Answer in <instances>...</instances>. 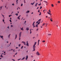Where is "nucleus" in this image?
<instances>
[{
    "mask_svg": "<svg viewBox=\"0 0 61 61\" xmlns=\"http://www.w3.org/2000/svg\"><path fill=\"white\" fill-rule=\"evenodd\" d=\"M13 52H15V50H14L13 51Z\"/></svg>",
    "mask_w": 61,
    "mask_h": 61,
    "instance_id": "obj_31",
    "label": "nucleus"
},
{
    "mask_svg": "<svg viewBox=\"0 0 61 61\" xmlns=\"http://www.w3.org/2000/svg\"><path fill=\"white\" fill-rule=\"evenodd\" d=\"M36 27H38V24H36Z\"/></svg>",
    "mask_w": 61,
    "mask_h": 61,
    "instance_id": "obj_20",
    "label": "nucleus"
},
{
    "mask_svg": "<svg viewBox=\"0 0 61 61\" xmlns=\"http://www.w3.org/2000/svg\"><path fill=\"white\" fill-rule=\"evenodd\" d=\"M18 0H16V2H17V1H18Z\"/></svg>",
    "mask_w": 61,
    "mask_h": 61,
    "instance_id": "obj_51",
    "label": "nucleus"
},
{
    "mask_svg": "<svg viewBox=\"0 0 61 61\" xmlns=\"http://www.w3.org/2000/svg\"><path fill=\"white\" fill-rule=\"evenodd\" d=\"M36 55L37 56H39L40 55V54L39 53V52H38V51L36 53Z\"/></svg>",
    "mask_w": 61,
    "mask_h": 61,
    "instance_id": "obj_3",
    "label": "nucleus"
},
{
    "mask_svg": "<svg viewBox=\"0 0 61 61\" xmlns=\"http://www.w3.org/2000/svg\"><path fill=\"white\" fill-rule=\"evenodd\" d=\"M39 8V7H38L37 8V9H38Z\"/></svg>",
    "mask_w": 61,
    "mask_h": 61,
    "instance_id": "obj_59",
    "label": "nucleus"
},
{
    "mask_svg": "<svg viewBox=\"0 0 61 61\" xmlns=\"http://www.w3.org/2000/svg\"><path fill=\"white\" fill-rule=\"evenodd\" d=\"M18 51H20V49H19L18 50Z\"/></svg>",
    "mask_w": 61,
    "mask_h": 61,
    "instance_id": "obj_64",
    "label": "nucleus"
},
{
    "mask_svg": "<svg viewBox=\"0 0 61 61\" xmlns=\"http://www.w3.org/2000/svg\"><path fill=\"white\" fill-rule=\"evenodd\" d=\"M21 46V44H19V46Z\"/></svg>",
    "mask_w": 61,
    "mask_h": 61,
    "instance_id": "obj_30",
    "label": "nucleus"
},
{
    "mask_svg": "<svg viewBox=\"0 0 61 61\" xmlns=\"http://www.w3.org/2000/svg\"><path fill=\"white\" fill-rule=\"evenodd\" d=\"M20 29L21 30H22V31H23V30H23V27H22V28H20Z\"/></svg>",
    "mask_w": 61,
    "mask_h": 61,
    "instance_id": "obj_16",
    "label": "nucleus"
},
{
    "mask_svg": "<svg viewBox=\"0 0 61 61\" xmlns=\"http://www.w3.org/2000/svg\"><path fill=\"white\" fill-rule=\"evenodd\" d=\"M38 23V21H37L36 22V24H37V23Z\"/></svg>",
    "mask_w": 61,
    "mask_h": 61,
    "instance_id": "obj_40",
    "label": "nucleus"
},
{
    "mask_svg": "<svg viewBox=\"0 0 61 61\" xmlns=\"http://www.w3.org/2000/svg\"><path fill=\"white\" fill-rule=\"evenodd\" d=\"M25 57H23L22 59H21V60H24L25 59Z\"/></svg>",
    "mask_w": 61,
    "mask_h": 61,
    "instance_id": "obj_14",
    "label": "nucleus"
},
{
    "mask_svg": "<svg viewBox=\"0 0 61 61\" xmlns=\"http://www.w3.org/2000/svg\"><path fill=\"white\" fill-rule=\"evenodd\" d=\"M31 57H33V56H31Z\"/></svg>",
    "mask_w": 61,
    "mask_h": 61,
    "instance_id": "obj_47",
    "label": "nucleus"
},
{
    "mask_svg": "<svg viewBox=\"0 0 61 61\" xmlns=\"http://www.w3.org/2000/svg\"><path fill=\"white\" fill-rule=\"evenodd\" d=\"M48 35H49V36H50V35H51V34H48Z\"/></svg>",
    "mask_w": 61,
    "mask_h": 61,
    "instance_id": "obj_48",
    "label": "nucleus"
},
{
    "mask_svg": "<svg viewBox=\"0 0 61 61\" xmlns=\"http://www.w3.org/2000/svg\"><path fill=\"white\" fill-rule=\"evenodd\" d=\"M42 8V7H41L40 8V9H41V8Z\"/></svg>",
    "mask_w": 61,
    "mask_h": 61,
    "instance_id": "obj_44",
    "label": "nucleus"
},
{
    "mask_svg": "<svg viewBox=\"0 0 61 61\" xmlns=\"http://www.w3.org/2000/svg\"><path fill=\"white\" fill-rule=\"evenodd\" d=\"M36 42H35L33 46V48L34 50L33 51H35V48H36Z\"/></svg>",
    "mask_w": 61,
    "mask_h": 61,
    "instance_id": "obj_1",
    "label": "nucleus"
},
{
    "mask_svg": "<svg viewBox=\"0 0 61 61\" xmlns=\"http://www.w3.org/2000/svg\"><path fill=\"white\" fill-rule=\"evenodd\" d=\"M9 21H10V22H12V21H11V20H10Z\"/></svg>",
    "mask_w": 61,
    "mask_h": 61,
    "instance_id": "obj_34",
    "label": "nucleus"
},
{
    "mask_svg": "<svg viewBox=\"0 0 61 61\" xmlns=\"http://www.w3.org/2000/svg\"><path fill=\"white\" fill-rule=\"evenodd\" d=\"M23 46H22L21 47V49H22L23 48Z\"/></svg>",
    "mask_w": 61,
    "mask_h": 61,
    "instance_id": "obj_37",
    "label": "nucleus"
},
{
    "mask_svg": "<svg viewBox=\"0 0 61 61\" xmlns=\"http://www.w3.org/2000/svg\"><path fill=\"white\" fill-rule=\"evenodd\" d=\"M34 3H35V2H34L33 3H32V5H33L34 4Z\"/></svg>",
    "mask_w": 61,
    "mask_h": 61,
    "instance_id": "obj_43",
    "label": "nucleus"
},
{
    "mask_svg": "<svg viewBox=\"0 0 61 61\" xmlns=\"http://www.w3.org/2000/svg\"><path fill=\"white\" fill-rule=\"evenodd\" d=\"M7 28H8V29H9V26Z\"/></svg>",
    "mask_w": 61,
    "mask_h": 61,
    "instance_id": "obj_62",
    "label": "nucleus"
},
{
    "mask_svg": "<svg viewBox=\"0 0 61 61\" xmlns=\"http://www.w3.org/2000/svg\"><path fill=\"white\" fill-rule=\"evenodd\" d=\"M20 16H21V15H20L17 18H18V19L19 20L20 19Z\"/></svg>",
    "mask_w": 61,
    "mask_h": 61,
    "instance_id": "obj_7",
    "label": "nucleus"
},
{
    "mask_svg": "<svg viewBox=\"0 0 61 61\" xmlns=\"http://www.w3.org/2000/svg\"><path fill=\"white\" fill-rule=\"evenodd\" d=\"M22 43H23L24 45H26V44H25V42L24 41H22Z\"/></svg>",
    "mask_w": 61,
    "mask_h": 61,
    "instance_id": "obj_5",
    "label": "nucleus"
},
{
    "mask_svg": "<svg viewBox=\"0 0 61 61\" xmlns=\"http://www.w3.org/2000/svg\"><path fill=\"white\" fill-rule=\"evenodd\" d=\"M45 41H42L43 42H45Z\"/></svg>",
    "mask_w": 61,
    "mask_h": 61,
    "instance_id": "obj_41",
    "label": "nucleus"
},
{
    "mask_svg": "<svg viewBox=\"0 0 61 61\" xmlns=\"http://www.w3.org/2000/svg\"><path fill=\"white\" fill-rule=\"evenodd\" d=\"M31 5H33V3H31Z\"/></svg>",
    "mask_w": 61,
    "mask_h": 61,
    "instance_id": "obj_50",
    "label": "nucleus"
},
{
    "mask_svg": "<svg viewBox=\"0 0 61 61\" xmlns=\"http://www.w3.org/2000/svg\"><path fill=\"white\" fill-rule=\"evenodd\" d=\"M34 38H35V37H33V39H34Z\"/></svg>",
    "mask_w": 61,
    "mask_h": 61,
    "instance_id": "obj_61",
    "label": "nucleus"
},
{
    "mask_svg": "<svg viewBox=\"0 0 61 61\" xmlns=\"http://www.w3.org/2000/svg\"><path fill=\"white\" fill-rule=\"evenodd\" d=\"M17 54V53L16 52V54H15V55H16Z\"/></svg>",
    "mask_w": 61,
    "mask_h": 61,
    "instance_id": "obj_45",
    "label": "nucleus"
},
{
    "mask_svg": "<svg viewBox=\"0 0 61 61\" xmlns=\"http://www.w3.org/2000/svg\"><path fill=\"white\" fill-rule=\"evenodd\" d=\"M41 19H40L39 20H38V21L39 22H40V21H41Z\"/></svg>",
    "mask_w": 61,
    "mask_h": 61,
    "instance_id": "obj_23",
    "label": "nucleus"
},
{
    "mask_svg": "<svg viewBox=\"0 0 61 61\" xmlns=\"http://www.w3.org/2000/svg\"><path fill=\"white\" fill-rule=\"evenodd\" d=\"M31 33H32V32L31 31H30V34H31Z\"/></svg>",
    "mask_w": 61,
    "mask_h": 61,
    "instance_id": "obj_58",
    "label": "nucleus"
},
{
    "mask_svg": "<svg viewBox=\"0 0 61 61\" xmlns=\"http://www.w3.org/2000/svg\"><path fill=\"white\" fill-rule=\"evenodd\" d=\"M37 4H38V3H36L35 5V6H37Z\"/></svg>",
    "mask_w": 61,
    "mask_h": 61,
    "instance_id": "obj_15",
    "label": "nucleus"
},
{
    "mask_svg": "<svg viewBox=\"0 0 61 61\" xmlns=\"http://www.w3.org/2000/svg\"><path fill=\"white\" fill-rule=\"evenodd\" d=\"M40 41V40H38V46H39V42Z\"/></svg>",
    "mask_w": 61,
    "mask_h": 61,
    "instance_id": "obj_13",
    "label": "nucleus"
},
{
    "mask_svg": "<svg viewBox=\"0 0 61 61\" xmlns=\"http://www.w3.org/2000/svg\"><path fill=\"white\" fill-rule=\"evenodd\" d=\"M20 59H21V58H20L19 59H18L17 60H20Z\"/></svg>",
    "mask_w": 61,
    "mask_h": 61,
    "instance_id": "obj_42",
    "label": "nucleus"
},
{
    "mask_svg": "<svg viewBox=\"0 0 61 61\" xmlns=\"http://www.w3.org/2000/svg\"><path fill=\"white\" fill-rule=\"evenodd\" d=\"M38 12H39V10L38 11Z\"/></svg>",
    "mask_w": 61,
    "mask_h": 61,
    "instance_id": "obj_57",
    "label": "nucleus"
},
{
    "mask_svg": "<svg viewBox=\"0 0 61 61\" xmlns=\"http://www.w3.org/2000/svg\"><path fill=\"white\" fill-rule=\"evenodd\" d=\"M44 2H46V3H47V2H46V1H44Z\"/></svg>",
    "mask_w": 61,
    "mask_h": 61,
    "instance_id": "obj_38",
    "label": "nucleus"
},
{
    "mask_svg": "<svg viewBox=\"0 0 61 61\" xmlns=\"http://www.w3.org/2000/svg\"><path fill=\"white\" fill-rule=\"evenodd\" d=\"M3 7V6H0V10H1L2 9V7Z\"/></svg>",
    "mask_w": 61,
    "mask_h": 61,
    "instance_id": "obj_21",
    "label": "nucleus"
},
{
    "mask_svg": "<svg viewBox=\"0 0 61 61\" xmlns=\"http://www.w3.org/2000/svg\"><path fill=\"white\" fill-rule=\"evenodd\" d=\"M47 11V10H44L43 11L44 13H45V11Z\"/></svg>",
    "mask_w": 61,
    "mask_h": 61,
    "instance_id": "obj_11",
    "label": "nucleus"
},
{
    "mask_svg": "<svg viewBox=\"0 0 61 61\" xmlns=\"http://www.w3.org/2000/svg\"><path fill=\"white\" fill-rule=\"evenodd\" d=\"M11 27H13V25H11Z\"/></svg>",
    "mask_w": 61,
    "mask_h": 61,
    "instance_id": "obj_49",
    "label": "nucleus"
},
{
    "mask_svg": "<svg viewBox=\"0 0 61 61\" xmlns=\"http://www.w3.org/2000/svg\"><path fill=\"white\" fill-rule=\"evenodd\" d=\"M17 37V35L16 34H15V40L16 38Z\"/></svg>",
    "mask_w": 61,
    "mask_h": 61,
    "instance_id": "obj_12",
    "label": "nucleus"
},
{
    "mask_svg": "<svg viewBox=\"0 0 61 61\" xmlns=\"http://www.w3.org/2000/svg\"><path fill=\"white\" fill-rule=\"evenodd\" d=\"M31 29H30V32H31Z\"/></svg>",
    "mask_w": 61,
    "mask_h": 61,
    "instance_id": "obj_55",
    "label": "nucleus"
},
{
    "mask_svg": "<svg viewBox=\"0 0 61 61\" xmlns=\"http://www.w3.org/2000/svg\"><path fill=\"white\" fill-rule=\"evenodd\" d=\"M9 16V17H10V16H10V15Z\"/></svg>",
    "mask_w": 61,
    "mask_h": 61,
    "instance_id": "obj_60",
    "label": "nucleus"
},
{
    "mask_svg": "<svg viewBox=\"0 0 61 61\" xmlns=\"http://www.w3.org/2000/svg\"><path fill=\"white\" fill-rule=\"evenodd\" d=\"M26 46H29V44H28V41H27L26 42Z\"/></svg>",
    "mask_w": 61,
    "mask_h": 61,
    "instance_id": "obj_4",
    "label": "nucleus"
},
{
    "mask_svg": "<svg viewBox=\"0 0 61 61\" xmlns=\"http://www.w3.org/2000/svg\"><path fill=\"white\" fill-rule=\"evenodd\" d=\"M38 29H36V31H38Z\"/></svg>",
    "mask_w": 61,
    "mask_h": 61,
    "instance_id": "obj_29",
    "label": "nucleus"
},
{
    "mask_svg": "<svg viewBox=\"0 0 61 61\" xmlns=\"http://www.w3.org/2000/svg\"><path fill=\"white\" fill-rule=\"evenodd\" d=\"M51 6H52V7H53L54 6V5H53V4H51Z\"/></svg>",
    "mask_w": 61,
    "mask_h": 61,
    "instance_id": "obj_22",
    "label": "nucleus"
},
{
    "mask_svg": "<svg viewBox=\"0 0 61 61\" xmlns=\"http://www.w3.org/2000/svg\"><path fill=\"white\" fill-rule=\"evenodd\" d=\"M0 57H3V56H2V55H1L0 56Z\"/></svg>",
    "mask_w": 61,
    "mask_h": 61,
    "instance_id": "obj_26",
    "label": "nucleus"
},
{
    "mask_svg": "<svg viewBox=\"0 0 61 61\" xmlns=\"http://www.w3.org/2000/svg\"><path fill=\"white\" fill-rule=\"evenodd\" d=\"M1 14L2 15V16H3V17H4V15H2V14Z\"/></svg>",
    "mask_w": 61,
    "mask_h": 61,
    "instance_id": "obj_39",
    "label": "nucleus"
},
{
    "mask_svg": "<svg viewBox=\"0 0 61 61\" xmlns=\"http://www.w3.org/2000/svg\"><path fill=\"white\" fill-rule=\"evenodd\" d=\"M28 59V56L27 55L26 56L25 59H26V60H27Z\"/></svg>",
    "mask_w": 61,
    "mask_h": 61,
    "instance_id": "obj_6",
    "label": "nucleus"
},
{
    "mask_svg": "<svg viewBox=\"0 0 61 61\" xmlns=\"http://www.w3.org/2000/svg\"><path fill=\"white\" fill-rule=\"evenodd\" d=\"M0 37L1 38H3V36H0Z\"/></svg>",
    "mask_w": 61,
    "mask_h": 61,
    "instance_id": "obj_19",
    "label": "nucleus"
},
{
    "mask_svg": "<svg viewBox=\"0 0 61 61\" xmlns=\"http://www.w3.org/2000/svg\"><path fill=\"white\" fill-rule=\"evenodd\" d=\"M3 21L4 22V21H5V20H3Z\"/></svg>",
    "mask_w": 61,
    "mask_h": 61,
    "instance_id": "obj_53",
    "label": "nucleus"
},
{
    "mask_svg": "<svg viewBox=\"0 0 61 61\" xmlns=\"http://www.w3.org/2000/svg\"><path fill=\"white\" fill-rule=\"evenodd\" d=\"M47 13H48L49 15H52V14L49 12H47Z\"/></svg>",
    "mask_w": 61,
    "mask_h": 61,
    "instance_id": "obj_9",
    "label": "nucleus"
},
{
    "mask_svg": "<svg viewBox=\"0 0 61 61\" xmlns=\"http://www.w3.org/2000/svg\"><path fill=\"white\" fill-rule=\"evenodd\" d=\"M22 5H23V4H21V6H22Z\"/></svg>",
    "mask_w": 61,
    "mask_h": 61,
    "instance_id": "obj_36",
    "label": "nucleus"
},
{
    "mask_svg": "<svg viewBox=\"0 0 61 61\" xmlns=\"http://www.w3.org/2000/svg\"><path fill=\"white\" fill-rule=\"evenodd\" d=\"M45 23H44L43 25H42V26H44V25H45Z\"/></svg>",
    "mask_w": 61,
    "mask_h": 61,
    "instance_id": "obj_27",
    "label": "nucleus"
},
{
    "mask_svg": "<svg viewBox=\"0 0 61 61\" xmlns=\"http://www.w3.org/2000/svg\"><path fill=\"white\" fill-rule=\"evenodd\" d=\"M58 3H60V1H59L58 2Z\"/></svg>",
    "mask_w": 61,
    "mask_h": 61,
    "instance_id": "obj_28",
    "label": "nucleus"
},
{
    "mask_svg": "<svg viewBox=\"0 0 61 61\" xmlns=\"http://www.w3.org/2000/svg\"><path fill=\"white\" fill-rule=\"evenodd\" d=\"M32 25H33V26H34V23H33V24Z\"/></svg>",
    "mask_w": 61,
    "mask_h": 61,
    "instance_id": "obj_46",
    "label": "nucleus"
},
{
    "mask_svg": "<svg viewBox=\"0 0 61 61\" xmlns=\"http://www.w3.org/2000/svg\"><path fill=\"white\" fill-rule=\"evenodd\" d=\"M21 34H22V32H20V33L19 35V40H20V39H21V38H20V37H21Z\"/></svg>",
    "mask_w": 61,
    "mask_h": 61,
    "instance_id": "obj_2",
    "label": "nucleus"
},
{
    "mask_svg": "<svg viewBox=\"0 0 61 61\" xmlns=\"http://www.w3.org/2000/svg\"><path fill=\"white\" fill-rule=\"evenodd\" d=\"M29 11H26V14H28V13H29Z\"/></svg>",
    "mask_w": 61,
    "mask_h": 61,
    "instance_id": "obj_10",
    "label": "nucleus"
},
{
    "mask_svg": "<svg viewBox=\"0 0 61 61\" xmlns=\"http://www.w3.org/2000/svg\"><path fill=\"white\" fill-rule=\"evenodd\" d=\"M24 3H26V2L25 1V0H24Z\"/></svg>",
    "mask_w": 61,
    "mask_h": 61,
    "instance_id": "obj_24",
    "label": "nucleus"
},
{
    "mask_svg": "<svg viewBox=\"0 0 61 61\" xmlns=\"http://www.w3.org/2000/svg\"><path fill=\"white\" fill-rule=\"evenodd\" d=\"M50 20H51V22H53V20H52L51 19H50Z\"/></svg>",
    "mask_w": 61,
    "mask_h": 61,
    "instance_id": "obj_33",
    "label": "nucleus"
},
{
    "mask_svg": "<svg viewBox=\"0 0 61 61\" xmlns=\"http://www.w3.org/2000/svg\"><path fill=\"white\" fill-rule=\"evenodd\" d=\"M41 5V4L40 3V4H39L38 5Z\"/></svg>",
    "mask_w": 61,
    "mask_h": 61,
    "instance_id": "obj_32",
    "label": "nucleus"
},
{
    "mask_svg": "<svg viewBox=\"0 0 61 61\" xmlns=\"http://www.w3.org/2000/svg\"><path fill=\"white\" fill-rule=\"evenodd\" d=\"M12 5H14V4H12Z\"/></svg>",
    "mask_w": 61,
    "mask_h": 61,
    "instance_id": "obj_52",
    "label": "nucleus"
},
{
    "mask_svg": "<svg viewBox=\"0 0 61 61\" xmlns=\"http://www.w3.org/2000/svg\"><path fill=\"white\" fill-rule=\"evenodd\" d=\"M26 16L27 17L28 16V15L27 14V15H26Z\"/></svg>",
    "mask_w": 61,
    "mask_h": 61,
    "instance_id": "obj_56",
    "label": "nucleus"
},
{
    "mask_svg": "<svg viewBox=\"0 0 61 61\" xmlns=\"http://www.w3.org/2000/svg\"><path fill=\"white\" fill-rule=\"evenodd\" d=\"M26 30H27V31H28V30H29V28L27 27L26 28Z\"/></svg>",
    "mask_w": 61,
    "mask_h": 61,
    "instance_id": "obj_8",
    "label": "nucleus"
},
{
    "mask_svg": "<svg viewBox=\"0 0 61 61\" xmlns=\"http://www.w3.org/2000/svg\"><path fill=\"white\" fill-rule=\"evenodd\" d=\"M40 23V21H39V22H38V23H37L38 25H39V24Z\"/></svg>",
    "mask_w": 61,
    "mask_h": 61,
    "instance_id": "obj_25",
    "label": "nucleus"
},
{
    "mask_svg": "<svg viewBox=\"0 0 61 61\" xmlns=\"http://www.w3.org/2000/svg\"><path fill=\"white\" fill-rule=\"evenodd\" d=\"M18 48V47H16V48Z\"/></svg>",
    "mask_w": 61,
    "mask_h": 61,
    "instance_id": "obj_63",
    "label": "nucleus"
},
{
    "mask_svg": "<svg viewBox=\"0 0 61 61\" xmlns=\"http://www.w3.org/2000/svg\"><path fill=\"white\" fill-rule=\"evenodd\" d=\"M15 15H17H17H18V14L17 13L16 14H15Z\"/></svg>",
    "mask_w": 61,
    "mask_h": 61,
    "instance_id": "obj_35",
    "label": "nucleus"
},
{
    "mask_svg": "<svg viewBox=\"0 0 61 61\" xmlns=\"http://www.w3.org/2000/svg\"><path fill=\"white\" fill-rule=\"evenodd\" d=\"M26 22V21H25V22L24 23V24H25V22Z\"/></svg>",
    "mask_w": 61,
    "mask_h": 61,
    "instance_id": "obj_54",
    "label": "nucleus"
},
{
    "mask_svg": "<svg viewBox=\"0 0 61 61\" xmlns=\"http://www.w3.org/2000/svg\"><path fill=\"white\" fill-rule=\"evenodd\" d=\"M11 35V34H10L8 36V37L9 38H10V36Z\"/></svg>",
    "mask_w": 61,
    "mask_h": 61,
    "instance_id": "obj_18",
    "label": "nucleus"
},
{
    "mask_svg": "<svg viewBox=\"0 0 61 61\" xmlns=\"http://www.w3.org/2000/svg\"><path fill=\"white\" fill-rule=\"evenodd\" d=\"M40 14H39V15H41V12H40Z\"/></svg>",
    "mask_w": 61,
    "mask_h": 61,
    "instance_id": "obj_17",
    "label": "nucleus"
}]
</instances>
